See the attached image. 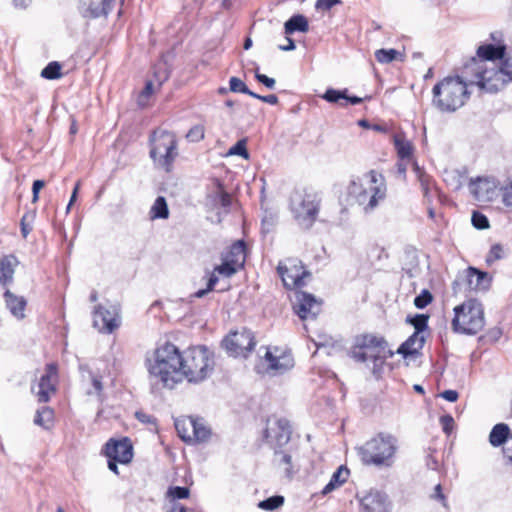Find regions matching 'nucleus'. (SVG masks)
Wrapping results in <instances>:
<instances>
[{
  "label": "nucleus",
  "instance_id": "obj_1",
  "mask_svg": "<svg viewBox=\"0 0 512 512\" xmlns=\"http://www.w3.org/2000/svg\"><path fill=\"white\" fill-rule=\"evenodd\" d=\"M181 363L182 353L170 342L158 346L146 360L150 378L169 389L181 382Z\"/></svg>",
  "mask_w": 512,
  "mask_h": 512
},
{
  "label": "nucleus",
  "instance_id": "obj_2",
  "mask_svg": "<svg viewBox=\"0 0 512 512\" xmlns=\"http://www.w3.org/2000/svg\"><path fill=\"white\" fill-rule=\"evenodd\" d=\"M348 193L365 214H370L386 198L385 178L381 173L370 170L363 177L350 182Z\"/></svg>",
  "mask_w": 512,
  "mask_h": 512
},
{
  "label": "nucleus",
  "instance_id": "obj_3",
  "mask_svg": "<svg viewBox=\"0 0 512 512\" xmlns=\"http://www.w3.org/2000/svg\"><path fill=\"white\" fill-rule=\"evenodd\" d=\"M468 82L459 76H448L438 82L432 89L433 104L442 112H454L462 107L469 98L470 76Z\"/></svg>",
  "mask_w": 512,
  "mask_h": 512
},
{
  "label": "nucleus",
  "instance_id": "obj_4",
  "mask_svg": "<svg viewBox=\"0 0 512 512\" xmlns=\"http://www.w3.org/2000/svg\"><path fill=\"white\" fill-rule=\"evenodd\" d=\"M215 367L214 354L205 346H195L182 352L181 381L200 383L206 380Z\"/></svg>",
  "mask_w": 512,
  "mask_h": 512
},
{
  "label": "nucleus",
  "instance_id": "obj_5",
  "mask_svg": "<svg viewBox=\"0 0 512 512\" xmlns=\"http://www.w3.org/2000/svg\"><path fill=\"white\" fill-rule=\"evenodd\" d=\"M504 57V48L493 44L482 45L477 50V56L473 57L465 65L464 74L470 76V84H476L482 90V83L492 74L496 65Z\"/></svg>",
  "mask_w": 512,
  "mask_h": 512
},
{
  "label": "nucleus",
  "instance_id": "obj_6",
  "mask_svg": "<svg viewBox=\"0 0 512 512\" xmlns=\"http://www.w3.org/2000/svg\"><path fill=\"white\" fill-rule=\"evenodd\" d=\"M398 440L388 433H379L359 448L363 463L377 467H390L394 463Z\"/></svg>",
  "mask_w": 512,
  "mask_h": 512
},
{
  "label": "nucleus",
  "instance_id": "obj_7",
  "mask_svg": "<svg viewBox=\"0 0 512 512\" xmlns=\"http://www.w3.org/2000/svg\"><path fill=\"white\" fill-rule=\"evenodd\" d=\"M321 205V197L311 188H296L290 195L289 207L299 224L310 229L316 221Z\"/></svg>",
  "mask_w": 512,
  "mask_h": 512
},
{
  "label": "nucleus",
  "instance_id": "obj_8",
  "mask_svg": "<svg viewBox=\"0 0 512 512\" xmlns=\"http://www.w3.org/2000/svg\"><path fill=\"white\" fill-rule=\"evenodd\" d=\"M485 326L484 308L476 299H468L454 308L452 329L465 335H476Z\"/></svg>",
  "mask_w": 512,
  "mask_h": 512
},
{
  "label": "nucleus",
  "instance_id": "obj_9",
  "mask_svg": "<svg viewBox=\"0 0 512 512\" xmlns=\"http://www.w3.org/2000/svg\"><path fill=\"white\" fill-rule=\"evenodd\" d=\"M177 156L175 134L164 129L154 130L150 137V157L155 165L169 172Z\"/></svg>",
  "mask_w": 512,
  "mask_h": 512
},
{
  "label": "nucleus",
  "instance_id": "obj_10",
  "mask_svg": "<svg viewBox=\"0 0 512 512\" xmlns=\"http://www.w3.org/2000/svg\"><path fill=\"white\" fill-rule=\"evenodd\" d=\"M357 343L361 349L371 352L374 375H378L385 361L394 355L393 351L388 348L387 341L381 336L365 334L357 338Z\"/></svg>",
  "mask_w": 512,
  "mask_h": 512
},
{
  "label": "nucleus",
  "instance_id": "obj_11",
  "mask_svg": "<svg viewBox=\"0 0 512 512\" xmlns=\"http://www.w3.org/2000/svg\"><path fill=\"white\" fill-rule=\"evenodd\" d=\"M277 272L287 289H294L305 284L304 278L310 276L298 259L288 258L279 262Z\"/></svg>",
  "mask_w": 512,
  "mask_h": 512
},
{
  "label": "nucleus",
  "instance_id": "obj_12",
  "mask_svg": "<svg viewBox=\"0 0 512 512\" xmlns=\"http://www.w3.org/2000/svg\"><path fill=\"white\" fill-rule=\"evenodd\" d=\"M224 343L227 351L235 357H246L256 345L253 332L247 328L230 333Z\"/></svg>",
  "mask_w": 512,
  "mask_h": 512
},
{
  "label": "nucleus",
  "instance_id": "obj_13",
  "mask_svg": "<svg viewBox=\"0 0 512 512\" xmlns=\"http://www.w3.org/2000/svg\"><path fill=\"white\" fill-rule=\"evenodd\" d=\"M263 360L267 363L266 371L271 375L283 374L294 366L292 354L279 347L267 348Z\"/></svg>",
  "mask_w": 512,
  "mask_h": 512
},
{
  "label": "nucleus",
  "instance_id": "obj_14",
  "mask_svg": "<svg viewBox=\"0 0 512 512\" xmlns=\"http://www.w3.org/2000/svg\"><path fill=\"white\" fill-rule=\"evenodd\" d=\"M468 187L470 193L479 202H492L500 195L498 183L494 178H471Z\"/></svg>",
  "mask_w": 512,
  "mask_h": 512
},
{
  "label": "nucleus",
  "instance_id": "obj_15",
  "mask_svg": "<svg viewBox=\"0 0 512 512\" xmlns=\"http://www.w3.org/2000/svg\"><path fill=\"white\" fill-rule=\"evenodd\" d=\"M512 81V58L501 60L486 82L482 83V90L488 93L499 91L507 82Z\"/></svg>",
  "mask_w": 512,
  "mask_h": 512
},
{
  "label": "nucleus",
  "instance_id": "obj_16",
  "mask_svg": "<svg viewBox=\"0 0 512 512\" xmlns=\"http://www.w3.org/2000/svg\"><path fill=\"white\" fill-rule=\"evenodd\" d=\"M93 323L101 332L111 333L120 325L119 307L111 305L106 308L99 305L95 308Z\"/></svg>",
  "mask_w": 512,
  "mask_h": 512
},
{
  "label": "nucleus",
  "instance_id": "obj_17",
  "mask_svg": "<svg viewBox=\"0 0 512 512\" xmlns=\"http://www.w3.org/2000/svg\"><path fill=\"white\" fill-rule=\"evenodd\" d=\"M58 382V368L55 363H49L45 367V373L38 383V390L35 392L39 402L46 403L52 394L56 392Z\"/></svg>",
  "mask_w": 512,
  "mask_h": 512
},
{
  "label": "nucleus",
  "instance_id": "obj_18",
  "mask_svg": "<svg viewBox=\"0 0 512 512\" xmlns=\"http://www.w3.org/2000/svg\"><path fill=\"white\" fill-rule=\"evenodd\" d=\"M291 426L286 419H276L273 422L268 421V426L265 429L264 435L269 443L276 447L286 445L291 438Z\"/></svg>",
  "mask_w": 512,
  "mask_h": 512
},
{
  "label": "nucleus",
  "instance_id": "obj_19",
  "mask_svg": "<svg viewBox=\"0 0 512 512\" xmlns=\"http://www.w3.org/2000/svg\"><path fill=\"white\" fill-rule=\"evenodd\" d=\"M294 309L301 319H314L321 311V303L314 297V295L303 291H297L295 293Z\"/></svg>",
  "mask_w": 512,
  "mask_h": 512
},
{
  "label": "nucleus",
  "instance_id": "obj_20",
  "mask_svg": "<svg viewBox=\"0 0 512 512\" xmlns=\"http://www.w3.org/2000/svg\"><path fill=\"white\" fill-rule=\"evenodd\" d=\"M107 458H113L120 464H128L133 458V446L129 438L110 439L104 449Z\"/></svg>",
  "mask_w": 512,
  "mask_h": 512
},
{
  "label": "nucleus",
  "instance_id": "obj_21",
  "mask_svg": "<svg viewBox=\"0 0 512 512\" xmlns=\"http://www.w3.org/2000/svg\"><path fill=\"white\" fill-rule=\"evenodd\" d=\"M490 282L491 279L488 273L474 267H469L458 277L455 284L463 283L469 290L486 291L490 286Z\"/></svg>",
  "mask_w": 512,
  "mask_h": 512
},
{
  "label": "nucleus",
  "instance_id": "obj_22",
  "mask_svg": "<svg viewBox=\"0 0 512 512\" xmlns=\"http://www.w3.org/2000/svg\"><path fill=\"white\" fill-rule=\"evenodd\" d=\"M360 512H388L386 496L371 490L360 498Z\"/></svg>",
  "mask_w": 512,
  "mask_h": 512
},
{
  "label": "nucleus",
  "instance_id": "obj_23",
  "mask_svg": "<svg viewBox=\"0 0 512 512\" xmlns=\"http://www.w3.org/2000/svg\"><path fill=\"white\" fill-rule=\"evenodd\" d=\"M231 203V195L225 191L220 183H218L216 189L210 192L206 197L207 207L210 209L223 208L225 213H228Z\"/></svg>",
  "mask_w": 512,
  "mask_h": 512
},
{
  "label": "nucleus",
  "instance_id": "obj_24",
  "mask_svg": "<svg viewBox=\"0 0 512 512\" xmlns=\"http://www.w3.org/2000/svg\"><path fill=\"white\" fill-rule=\"evenodd\" d=\"M19 261L16 256L9 254L0 258V284L6 286L13 281L15 268Z\"/></svg>",
  "mask_w": 512,
  "mask_h": 512
},
{
  "label": "nucleus",
  "instance_id": "obj_25",
  "mask_svg": "<svg viewBox=\"0 0 512 512\" xmlns=\"http://www.w3.org/2000/svg\"><path fill=\"white\" fill-rule=\"evenodd\" d=\"M425 338L422 334L413 333L397 350L398 354L407 357L418 353L424 346Z\"/></svg>",
  "mask_w": 512,
  "mask_h": 512
},
{
  "label": "nucleus",
  "instance_id": "obj_26",
  "mask_svg": "<svg viewBox=\"0 0 512 512\" xmlns=\"http://www.w3.org/2000/svg\"><path fill=\"white\" fill-rule=\"evenodd\" d=\"M116 0H90L85 16L98 18L107 16L113 9Z\"/></svg>",
  "mask_w": 512,
  "mask_h": 512
},
{
  "label": "nucleus",
  "instance_id": "obj_27",
  "mask_svg": "<svg viewBox=\"0 0 512 512\" xmlns=\"http://www.w3.org/2000/svg\"><path fill=\"white\" fill-rule=\"evenodd\" d=\"M4 298L6 306L10 310L11 314L19 319L24 318V310L26 307V300L24 297H19L13 294L10 290H6Z\"/></svg>",
  "mask_w": 512,
  "mask_h": 512
},
{
  "label": "nucleus",
  "instance_id": "obj_28",
  "mask_svg": "<svg viewBox=\"0 0 512 512\" xmlns=\"http://www.w3.org/2000/svg\"><path fill=\"white\" fill-rule=\"evenodd\" d=\"M309 30V23L301 14L293 15L284 24V33L291 35L295 32L306 33Z\"/></svg>",
  "mask_w": 512,
  "mask_h": 512
},
{
  "label": "nucleus",
  "instance_id": "obj_29",
  "mask_svg": "<svg viewBox=\"0 0 512 512\" xmlns=\"http://www.w3.org/2000/svg\"><path fill=\"white\" fill-rule=\"evenodd\" d=\"M510 428L505 423L496 424L490 434H489V442L493 447H499L503 445L510 436Z\"/></svg>",
  "mask_w": 512,
  "mask_h": 512
},
{
  "label": "nucleus",
  "instance_id": "obj_30",
  "mask_svg": "<svg viewBox=\"0 0 512 512\" xmlns=\"http://www.w3.org/2000/svg\"><path fill=\"white\" fill-rule=\"evenodd\" d=\"M245 250V243L239 240L230 247L225 258L229 261L232 260V262L236 263L239 267H242L246 259Z\"/></svg>",
  "mask_w": 512,
  "mask_h": 512
},
{
  "label": "nucleus",
  "instance_id": "obj_31",
  "mask_svg": "<svg viewBox=\"0 0 512 512\" xmlns=\"http://www.w3.org/2000/svg\"><path fill=\"white\" fill-rule=\"evenodd\" d=\"M394 145L397 150L398 157L401 160H410L413 153V146L409 140L403 135H394Z\"/></svg>",
  "mask_w": 512,
  "mask_h": 512
},
{
  "label": "nucleus",
  "instance_id": "obj_32",
  "mask_svg": "<svg viewBox=\"0 0 512 512\" xmlns=\"http://www.w3.org/2000/svg\"><path fill=\"white\" fill-rule=\"evenodd\" d=\"M54 411L47 406L36 411L34 423L44 429H50L53 426Z\"/></svg>",
  "mask_w": 512,
  "mask_h": 512
},
{
  "label": "nucleus",
  "instance_id": "obj_33",
  "mask_svg": "<svg viewBox=\"0 0 512 512\" xmlns=\"http://www.w3.org/2000/svg\"><path fill=\"white\" fill-rule=\"evenodd\" d=\"M275 465L282 469L285 475L290 478L293 475L292 457L284 451H275L274 454Z\"/></svg>",
  "mask_w": 512,
  "mask_h": 512
},
{
  "label": "nucleus",
  "instance_id": "obj_34",
  "mask_svg": "<svg viewBox=\"0 0 512 512\" xmlns=\"http://www.w3.org/2000/svg\"><path fill=\"white\" fill-rule=\"evenodd\" d=\"M169 216V209L166 199L163 196H158L150 209L151 219H167Z\"/></svg>",
  "mask_w": 512,
  "mask_h": 512
},
{
  "label": "nucleus",
  "instance_id": "obj_35",
  "mask_svg": "<svg viewBox=\"0 0 512 512\" xmlns=\"http://www.w3.org/2000/svg\"><path fill=\"white\" fill-rule=\"evenodd\" d=\"M188 426L192 430V441L195 440L197 442H202L205 441L210 435L209 429L204 424L195 419L189 418Z\"/></svg>",
  "mask_w": 512,
  "mask_h": 512
},
{
  "label": "nucleus",
  "instance_id": "obj_36",
  "mask_svg": "<svg viewBox=\"0 0 512 512\" xmlns=\"http://www.w3.org/2000/svg\"><path fill=\"white\" fill-rule=\"evenodd\" d=\"M414 171L417 175V178L420 182L421 189L423 191V194L425 197H428L430 190L433 186V180L432 178L423 171L416 162L413 163Z\"/></svg>",
  "mask_w": 512,
  "mask_h": 512
},
{
  "label": "nucleus",
  "instance_id": "obj_37",
  "mask_svg": "<svg viewBox=\"0 0 512 512\" xmlns=\"http://www.w3.org/2000/svg\"><path fill=\"white\" fill-rule=\"evenodd\" d=\"M499 191L502 204L507 208H512V175L499 186Z\"/></svg>",
  "mask_w": 512,
  "mask_h": 512
},
{
  "label": "nucleus",
  "instance_id": "obj_38",
  "mask_svg": "<svg viewBox=\"0 0 512 512\" xmlns=\"http://www.w3.org/2000/svg\"><path fill=\"white\" fill-rule=\"evenodd\" d=\"M284 504V497L281 495L271 496L258 503V507L266 511H275Z\"/></svg>",
  "mask_w": 512,
  "mask_h": 512
},
{
  "label": "nucleus",
  "instance_id": "obj_39",
  "mask_svg": "<svg viewBox=\"0 0 512 512\" xmlns=\"http://www.w3.org/2000/svg\"><path fill=\"white\" fill-rule=\"evenodd\" d=\"M400 55V52L395 49H379L375 52L376 60L383 64H387L393 60H396Z\"/></svg>",
  "mask_w": 512,
  "mask_h": 512
},
{
  "label": "nucleus",
  "instance_id": "obj_40",
  "mask_svg": "<svg viewBox=\"0 0 512 512\" xmlns=\"http://www.w3.org/2000/svg\"><path fill=\"white\" fill-rule=\"evenodd\" d=\"M62 76L61 74V65L56 62H50L42 71L41 77L49 80L59 79Z\"/></svg>",
  "mask_w": 512,
  "mask_h": 512
},
{
  "label": "nucleus",
  "instance_id": "obj_41",
  "mask_svg": "<svg viewBox=\"0 0 512 512\" xmlns=\"http://www.w3.org/2000/svg\"><path fill=\"white\" fill-rule=\"evenodd\" d=\"M407 321L413 325L414 333L422 334L428 327V316L424 314H416L414 317H408Z\"/></svg>",
  "mask_w": 512,
  "mask_h": 512
},
{
  "label": "nucleus",
  "instance_id": "obj_42",
  "mask_svg": "<svg viewBox=\"0 0 512 512\" xmlns=\"http://www.w3.org/2000/svg\"><path fill=\"white\" fill-rule=\"evenodd\" d=\"M190 491L187 487L182 486H172L169 487L166 496L170 500H178V499H186L189 497Z\"/></svg>",
  "mask_w": 512,
  "mask_h": 512
},
{
  "label": "nucleus",
  "instance_id": "obj_43",
  "mask_svg": "<svg viewBox=\"0 0 512 512\" xmlns=\"http://www.w3.org/2000/svg\"><path fill=\"white\" fill-rule=\"evenodd\" d=\"M238 268L240 267L236 263L232 262V260L229 261L224 258L223 263L215 267V271L221 275L230 277L237 272Z\"/></svg>",
  "mask_w": 512,
  "mask_h": 512
},
{
  "label": "nucleus",
  "instance_id": "obj_44",
  "mask_svg": "<svg viewBox=\"0 0 512 512\" xmlns=\"http://www.w3.org/2000/svg\"><path fill=\"white\" fill-rule=\"evenodd\" d=\"M229 90L234 93H243L250 96L253 91L249 90L246 84L237 77H231L229 80Z\"/></svg>",
  "mask_w": 512,
  "mask_h": 512
},
{
  "label": "nucleus",
  "instance_id": "obj_45",
  "mask_svg": "<svg viewBox=\"0 0 512 512\" xmlns=\"http://www.w3.org/2000/svg\"><path fill=\"white\" fill-rule=\"evenodd\" d=\"M346 92V89L340 91L333 88H329L322 95V98L330 103H338L341 99L344 100V98H346Z\"/></svg>",
  "mask_w": 512,
  "mask_h": 512
},
{
  "label": "nucleus",
  "instance_id": "obj_46",
  "mask_svg": "<svg viewBox=\"0 0 512 512\" xmlns=\"http://www.w3.org/2000/svg\"><path fill=\"white\" fill-rule=\"evenodd\" d=\"M153 77V81L157 83L158 87H160L165 81L168 80L169 72L165 64H159L154 67Z\"/></svg>",
  "mask_w": 512,
  "mask_h": 512
},
{
  "label": "nucleus",
  "instance_id": "obj_47",
  "mask_svg": "<svg viewBox=\"0 0 512 512\" xmlns=\"http://www.w3.org/2000/svg\"><path fill=\"white\" fill-rule=\"evenodd\" d=\"M433 300L432 294L427 290L424 289L421 291L419 295H417L414 299V305L418 309H424L428 304H430Z\"/></svg>",
  "mask_w": 512,
  "mask_h": 512
},
{
  "label": "nucleus",
  "instance_id": "obj_48",
  "mask_svg": "<svg viewBox=\"0 0 512 512\" xmlns=\"http://www.w3.org/2000/svg\"><path fill=\"white\" fill-rule=\"evenodd\" d=\"M228 154L237 155L243 157L244 159H248L249 153L246 148V139H241L237 141V143L229 149Z\"/></svg>",
  "mask_w": 512,
  "mask_h": 512
},
{
  "label": "nucleus",
  "instance_id": "obj_49",
  "mask_svg": "<svg viewBox=\"0 0 512 512\" xmlns=\"http://www.w3.org/2000/svg\"><path fill=\"white\" fill-rule=\"evenodd\" d=\"M472 225L476 229H487L489 227L488 218L481 212L474 211L471 217Z\"/></svg>",
  "mask_w": 512,
  "mask_h": 512
},
{
  "label": "nucleus",
  "instance_id": "obj_50",
  "mask_svg": "<svg viewBox=\"0 0 512 512\" xmlns=\"http://www.w3.org/2000/svg\"><path fill=\"white\" fill-rule=\"evenodd\" d=\"M349 476V470L345 466H340L331 476V479L333 483H335L337 486H341L343 483L346 482L347 478Z\"/></svg>",
  "mask_w": 512,
  "mask_h": 512
},
{
  "label": "nucleus",
  "instance_id": "obj_51",
  "mask_svg": "<svg viewBox=\"0 0 512 512\" xmlns=\"http://www.w3.org/2000/svg\"><path fill=\"white\" fill-rule=\"evenodd\" d=\"M351 357L357 362H372L371 352L366 349H361L358 344L351 352Z\"/></svg>",
  "mask_w": 512,
  "mask_h": 512
},
{
  "label": "nucleus",
  "instance_id": "obj_52",
  "mask_svg": "<svg viewBox=\"0 0 512 512\" xmlns=\"http://www.w3.org/2000/svg\"><path fill=\"white\" fill-rule=\"evenodd\" d=\"M186 138L191 142H199L204 138V127L202 125L193 126L186 134Z\"/></svg>",
  "mask_w": 512,
  "mask_h": 512
},
{
  "label": "nucleus",
  "instance_id": "obj_53",
  "mask_svg": "<svg viewBox=\"0 0 512 512\" xmlns=\"http://www.w3.org/2000/svg\"><path fill=\"white\" fill-rule=\"evenodd\" d=\"M254 76H255V79L263 84L265 87H267L268 89H274L275 87V84H276V81L274 78H270L264 74H261L260 73V69L258 66L255 67L254 69Z\"/></svg>",
  "mask_w": 512,
  "mask_h": 512
},
{
  "label": "nucleus",
  "instance_id": "obj_54",
  "mask_svg": "<svg viewBox=\"0 0 512 512\" xmlns=\"http://www.w3.org/2000/svg\"><path fill=\"white\" fill-rule=\"evenodd\" d=\"M217 282H218V277L215 274H210L208 282H207V287L205 289L198 290L197 292H195L192 295V297H196V298L204 297L206 294H208L210 291L213 290V288L217 284Z\"/></svg>",
  "mask_w": 512,
  "mask_h": 512
},
{
  "label": "nucleus",
  "instance_id": "obj_55",
  "mask_svg": "<svg viewBox=\"0 0 512 512\" xmlns=\"http://www.w3.org/2000/svg\"><path fill=\"white\" fill-rule=\"evenodd\" d=\"M154 84L153 80H148L145 84L144 89L139 95V105L144 106L146 104V100L153 94L154 92Z\"/></svg>",
  "mask_w": 512,
  "mask_h": 512
},
{
  "label": "nucleus",
  "instance_id": "obj_56",
  "mask_svg": "<svg viewBox=\"0 0 512 512\" xmlns=\"http://www.w3.org/2000/svg\"><path fill=\"white\" fill-rule=\"evenodd\" d=\"M502 336V330L498 327L489 329L484 335L480 337V340L484 342L494 343Z\"/></svg>",
  "mask_w": 512,
  "mask_h": 512
},
{
  "label": "nucleus",
  "instance_id": "obj_57",
  "mask_svg": "<svg viewBox=\"0 0 512 512\" xmlns=\"http://www.w3.org/2000/svg\"><path fill=\"white\" fill-rule=\"evenodd\" d=\"M186 425H188V421H180L177 420L175 422V427L178 432V435L185 441V442H191L192 441V435L188 433V429L186 428Z\"/></svg>",
  "mask_w": 512,
  "mask_h": 512
},
{
  "label": "nucleus",
  "instance_id": "obj_58",
  "mask_svg": "<svg viewBox=\"0 0 512 512\" xmlns=\"http://www.w3.org/2000/svg\"><path fill=\"white\" fill-rule=\"evenodd\" d=\"M341 0H317L315 3V9L318 11H328L333 6L340 4Z\"/></svg>",
  "mask_w": 512,
  "mask_h": 512
},
{
  "label": "nucleus",
  "instance_id": "obj_59",
  "mask_svg": "<svg viewBox=\"0 0 512 512\" xmlns=\"http://www.w3.org/2000/svg\"><path fill=\"white\" fill-rule=\"evenodd\" d=\"M503 257V248L499 244H495L491 247L489 255L487 257V262H492L495 260H499Z\"/></svg>",
  "mask_w": 512,
  "mask_h": 512
},
{
  "label": "nucleus",
  "instance_id": "obj_60",
  "mask_svg": "<svg viewBox=\"0 0 512 512\" xmlns=\"http://www.w3.org/2000/svg\"><path fill=\"white\" fill-rule=\"evenodd\" d=\"M250 96L255 99H259L262 102L268 103L270 105H276L278 103V97L275 94L262 96V95H259L255 92H253V93H250Z\"/></svg>",
  "mask_w": 512,
  "mask_h": 512
},
{
  "label": "nucleus",
  "instance_id": "obj_61",
  "mask_svg": "<svg viewBox=\"0 0 512 512\" xmlns=\"http://www.w3.org/2000/svg\"><path fill=\"white\" fill-rule=\"evenodd\" d=\"M440 423L442 424L444 432L449 434L454 424V419L450 415H443L440 418Z\"/></svg>",
  "mask_w": 512,
  "mask_h": 512
},
{
  "label": "nucleus",
  "instance_id": "obj_62",
  "mask_svg": "<svg viewBox=\"0 0 512 512\" xmlns=\"http://www.w3.org/2000/svg\"><path fill=\"white\" fill-rule=\"evenodd\" d=\"M135 417L144 424H155V418L143 411H136Z\"/></svg>",
  "mask_w": 512,
  "mask_h": 512
},
{
  "label": "nucleus",
  "instance_id": "obj_63",
  "mask_svg": "<svg viewBox=\"0 0 512 512\" xmlns=\"http://www.w3.org/2000/svg\"><path fill=\"white\" fill-rule=\"evenodd\" d=\"M45 186V183L43 180H35L33 182V186H32V192H33V198H32V201L33 202H36L38 200V194H39V191Z\"/></svg>",
  "mask_w": 512,
  "mask_h": 512
},
{
  "label": "nucleus",
  "instance_id": "obj_64",
  "mask_svg": "<svg viewBox=\"0 0 512 512\" xmlns=\"http://www.w3.org/2000/svg\"><path fill=\"white\" fill-rule=\"evenodd\" d=\"M440 396L449 402H455L459 395L455 390H445L440 394Z\"/></svg>",
  "mask_w": 512,
  "mask_h": 512
}]
</instances>
